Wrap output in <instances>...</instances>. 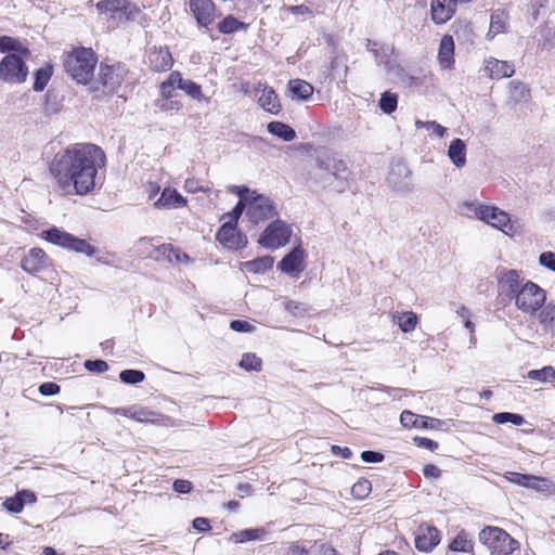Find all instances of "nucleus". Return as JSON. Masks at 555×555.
<instances>
[{"label":"nucleus","instance_id":"obj_4","mask_svg":"<svg viewBox=\"0 0 555 555\" xmlns=\"http://www.w3.org/2000/svg\"><path fill=\"white\" fill-rule=\"evenodd\" d=\"M39 236L42 240H44L53 245H56V246H60V247H63V248H66V249H69V250H73L76 253H80V254H83L89 257L93 256V254L95 253V248L91 244H89L86 240L78 238V237L74 236L73 234L65 232L64 230L56 228V227H52L48 230H43L39 234Z\"/></svg>","mask_w":555,"mask_h":555},{"label":"nucleus","instance_id":"obj_25","mask_svg":"<svg viewBox=\"0 0 555 555\" xmlns=\"http://www.w3.org/2000/svg\"><path fill=\"white\" fill-rule=\"evenodd\" d=\"M256 91L261 92L258 98V103L264 111L274 115L280 113L281 104L272 88L263 87L261 90L257 88Z\"/></svg>","mask_w":555,"mask_h":555},{"label":"nucleus","instance_id":"obj_57","mask_svg":"<svg viewBox=\"0 0 555 555\" xmlns=\"http://www.w3.org/2000/svg\"><path fill=\"white\" fill-rule=\"evenodd\" d=\"M230 327L235 331V332H241V333H248V332H251L254 330V326L246 322V321H242V320H234L230 323Z\"/></svg>","mask_w":555,"mask_h":555},{"label":"nucleus","instance_id":"obj_37","mask_svg":"<svg viewBox=\"0 0 555 555\" xmlns=\"http://www.w3.org/2000/svg\"><path fill=\"white\" fill-rule=\"evenodd\" d=\"M177 78H178V72L170 73L168 78L160 83L158 96L169 98V99H179L178 94L176 93V89H178Z\"/></svg>","mask_w":555,"mask_h":555},{"label":"nucleus","instance_id":"obj_42","mask_svg":"<svg viewBox=\"0 0 555 555\" xmlns=\"http://www.w3.org/2000/svg\"><path fill=\"white\" fill-rule=\"evenodd\" d=\"M528 378L537 379L541 383L553 382L555 380V369L551 365H547L540 370H531L528 372Z\"/></svg>","mask_w":555,"mask_h":555},{"label":"nucleus","instance_id":"obj_59","mask_svg":"<svg viewBox=\"0 0 555 555\" xmlns=\"http://www.w3.org/2000/svg\"><path fill=\"white\" fill-rule=\"evenodd\" d=\"M39 392L42 396H54L60 392V386L56 385L55 383H43L39 387Z\"/></svg>","mask_w":555,"mask_h":555},{"label":"nucleus","instance_id":"obj_22","mask_svg":"<svg viewBox=\"0 0 555 555\" xmlns=\"http://www.w3.org/2000/svg\"><path fill=\"white\" fill-rule=\"evenodd\" d=\"M455 0H431L430 11L436 24L447 23L455 12Z\"/></svg>","mask_w":555,"mask_h":555},{"label":"nucleus","instance_id":"obj_29","mask_svg":"<svg viewBox=\"0 0 555 555\" xmlns=\"http://www.w3.org/2000/svg\"><path fill=\"white\" fill-rule=\"evenodd\" d=\"M288 91L293 99L308 100L313 94V87L305 80L292 79L288 82Z\"/></svg>","mask_w":555,"mask_h":555},{"label":"nucleus","instance_id":"obj_36","mask_svg":"<svg viewBox=\"0 0 555 555\" xmlns=\"http://www.w3.org/2000/svg\"><path fill=\"white\" fill-rule=\"evenodd\" d=\"M449 548L453 552L470 553L474 548V541L468 538V534L464 530H461L451 541Z\"/></svg>","mask_w":555,"mask_h":555},{"label":"nucleus","instance_id":"obj_27","mask_svg":"<svg viewBox=\"0 0 555 555\" xmlns=\"http://www.w3.org/2000/svg\"><path fill=\"white\" fill-rule=\"evenodd\" d=\"M391 318L403 333L413 332L418 322L417 315L413 311L393 312Z\"/></svg>","mask_w":555,"mask_h":555},{"label":"nucleus","instance_id":"obj_3","mask_svg":"<svg viewBox=\"0 0 555 555\" xmlns=\"http://www.w3.org/2000/svg\"><path fill=\"white\" fill-rule=\"evenodd\" d=\"M98 63L95 53L90 48H77L64 60L66 73L78 83L87 85L93 77Z\"/></svg>","mask_w":555,"mask_h":555},{"label":"nucleus","instance_id":"obj_64","mask_svg":"<svg viewBox=\"0 0 555 555\" xmlns=\"http://www.w3.org/2000/svg\"><path fill=\"white\" fill-rule=\"evenodd\" d=\"M331 450L334 455H340L343 459H350L352 456V451L347 447L332 446Z\"/></svg>","mask_w":555,"mask_h":555},{"label":"nucleus","instance_id":"obj_20","mask_svg":"<svg viewBox=\"0 0 555 555\" xmlns=\"http://www.w3.org/2000/svg\"><path fill=\"white\" fill-rule=\"evenodd\" d=\"M485 70L491 79L499 80L512 77L515 73V66L512 62L490 56L485 60Z\"/></svg>","mask_w":555,"mask_h":555},{"label":"nucleus","instance_id":"obj_33","mask_svg":"<svg viewBox=\"0 0 555 555\" xmlns=\"http://www.w3.org/2000/svg\"><path fill=\"white\" fill-rule=\"evenodd\" d=\"M273 262L274 260L271 256H264L250 261L243 262L242 269L251 273H263L272 268Z\"/></svg>","mask_w":555,"mask_h":555},{"label":"nucleus","instance_id":"obj_58","mask_svg":"<svg viewBox=\"0 0 555 555\" xmlns=\"http://www.w3.org/2000/svg\"><path fill=\"white\" fill-rule=\"evenodd\" d=\"M183 188L188 193L208 192V189L199 185L195 179H186Z\"/></svg>","mask_w":555,"mask_h":555},{"label":"nucleus","instance_id":"obj_62","mask_svg":"<svg viewBox=\"0 0 555 555\" xmlns=\"http://www.w3.org/2000/svg\"><path fill=\"white\" fill-rule=\"evenodd\" d=\"M193 528L197 531L205 532L210 529V525L207 518L197 517L193 520Z\"/></svg>","mask_w":555,"mask_h":555},{"label":"nucleus","instance_id":"obj_6","mask_svg":"<svg viewBox=\"0 0 555 555\" xmlns=\"http://www.w3.org/2000/svg\"><path fill=\"white\" fill-rule=\"evenodd\" d=\"M279 211L275 202L264 194L253 191L249 199H247L246 216L248 220L258 224L269 219L278 217Z\"/></svg>","mask_w":555,"mask_h":555},{"label":"nucleus","instance_id":"obj_19","mask_svg":"<svg viewBox=\"0 0 555 555\" xmlns=\"http://www.w3.org/2000/svg\"><path fill=\"white\" fill-rule=\"evenodd\" d=\"M440 542V533L437 528L429 525H421L415 535V546L422 552H430Z\"/></svg>","mask_w":555,"mask_h":555},{"label":"nucleus","instance_id":"obj_41","mask_svg":"<svg viewBox=\"0 0 555 555\" xmlns=\"http://www.w3.org/2000/svg\"><path fill=\"white\" fill-rule=\"evenodd\" d=\"M247 25L245 23L231 15L223 18L218 25L219 31L222 34H232L245 29Z\"/></svg>","mask_w":555,"mask_h":555},{"label":"nucleus","instance_id":"obj_24","mask_svg":"<svg viewBox=\"0 0 555 555\" xmlns=\"http://www.w3.org/2000/svg\"><path fill=\"white\" fill-rule=\"evenodd\" d=\"M36 502V495L28 490L18 491L15 495L8 498L2 505L10 513H21L25 504Z\"/></svg>","mask_w":555,"mask_h":555},{"label":"nucleus","instance_id":"obj_28","mask_svg":"<svg viewBox=\"0 0 555 555\" xmlns=\"http://www.w3.org/2000/svg\"><path fill=\"white\" fill-rule=\"evenodd\" d=\"M266 531L261 528H250L233 532L229 540L233 543H245L248 541H263L266 538Z\"/></svg>","mask_w":555,"mask_h":555},{"label":"nucleus","instance_id":"obj_17","mask_svg":"<svg viewBox=\"0 0 555 555\" xmlns=\"http://www.w3.org/2000/svg\"><path fill=\"white\" fill-rule=\"evenodd\" d=\"M50 264V258L46 251L39 247H34L23 257L21 266L24 271L35 274Z\"/></svg>","mask_w":555,"mask_h":555},{"label":"nucleus","instance_id":"obj_1","mask_svg":"<svg viewBox=\"0 0 555 555\" xmlns=\"http://www.w3.org/2000/svg\"><path fill=\"white\" fill-rule=\"evenodd\" d=\"M105 162L106 157L101 147L91 143H78L56 153L50 171L65 193L86 195L94 190L98 170Z\"/></svg>","mask_w":555,"mask_h":555},{"label":"nucleus","instance_id":"obj_40","mask_svg":"<svg viewBox=\"0 0 555 555\" xmlns=\"http://www.w3.org/2000/svg\"><path fill=\"white\" fill-rule=\"evenodd\" d=\"M400 422L404 427L426 428L427 420L424 416H418L411 411H403L400 415Z\"/></svg>","mask_w":555,"mask_h":555},{"label":"nucleus","instance_id":"obj_13","mask_svg":"<svg viewBox=\"0 0 555 555\" xmlns=\"http://www.w3.org/2000/svg\"><path fill=\"white\" fill-rule=\"evenodd\" d=\"M524 285V278L516 270H504L500 273L498 281V289L501 296L508 299H515Z\"/></svg>","mask_w":555,"mask_h":555},{"label":"nucleus","instance_id":"obj_39","mask_svg":"<svg viewBox=\"0 0 555 555\" xmlns=\"http://www.w3.org/2000/svg\"><path fill=\"white\" fill-rule=\"evenodd\" d=\"M509 94L516 103L526 102L530 96V90L524 82L513 80L509 83Z\"/></svg>","mask_w":555,"mask_h":555},{"label":"nucleus","instance_id":"obj_63","mask_svg":"<svg viewBox=\"0 0 555 555\" xmlns=\"http://www.w3.org/2000/svg\"><path fill=\"white\" fill-rule=\"evenodd\" d=\"M440 473V469L434 464H427L423 468V474L427 478H438Z\"/></svg>","mask_w":555,"mask_h":555},{"label":"nucleus","instance_id":"obj_45","mask_svg":"<svg viewBox=\"0 0 555 555\" xmlns=\"http://www.w3.org/2000/svg\"><path fill=\"white\" fill-rule=\"evenodd\" d=\"M240 366L246 371H261L262 361L255 353H245L243 354Z\"/></svg>","mask_w":555,"mask_h":555},{"label":"nucleus","instance_id":"obj_46","mask_svg":"<svg viewBox=\"0 0 555 555\" xmlns=\"http://www.w3.org/2000/svg\"><path fill=\"white\" fill-rule=\"evenodd\" d=\"M486 205L479 204L474 201L463 202L460 206L461 214L468 218H476L479 220V211L485 208Z\"/></svg>","mask_w":555,"mask_h":555},{"label":"nucleus","instance_id":"obj_52","mask_svg":"<svg viewBox=\"0 0 555 555\" xmlns=\"http://www.w3.org/2000/svg\"><path fill=\"white\" fill-rule=\"evenodd\" d=\"M155 414L150 411V410H146V409H143V408H138V406H131V417L130 418H133L137 422H153L154 416Z\"/></svg>","mask_w":555,"mask_h":555},{"label":"nucleus","instance_id":"obj_11","mask_svg":"<svg viewBox=\"0 0 555 555\" xmlns=\"http://www.w3.org/2000/svg\"><path fill=\"white\" fill-rule=\"evenodd\" d=\"M216 238L223 247L232 250L244 248L247 244V237L232 221H225L220 227Z\"/></svg>","mask_w":555,"mask_h":555},{"label":"nucleus","instance_id":"obj_9","mask_svg":"<svg viewBox=\"0 0 555 555\" xmlns=\"http://www.w3.org/2000/svg\"><path fill=\"white\" fill-rule=\"evenodd\" d=\"M546 299L545 292L535 283L527 281L516 295L515 305L524 313L534 314Z\"/></svg>","mask_w":555,"mask_h":555},{"label":"nucleus","instance_id":"obj_56","mask_svg":"<svg viewBox=\"0 0 555 555\" xmlns=\"http://www.w3.org/2000/svg\"><path fill=\"white\" fill-rule=\"evenodd\" d=\"M528 475L529 474H520V473H516V472H507V473H505L504 478L507 481L512 482V483L525 487V483L527 481Z\"/></svg>","mask_w":555,"mask_h":555},{"label":"nucleus","instance_id":"obj_7","mask_svg":"<svg viewBox=\"0 0 555 555\" xmlns=\"http://www.w3.org/2000/svg\"><path fill=\"white\" fill-rule=\"evenodd\" d=\"M292 235V225L284 220L275 219L260 234L258 243L267 249L274 250L289 243Z\"/></svg>","mask_w":555,"mask_h":555},{"label":"nucleus","instance_id":"obj_31","mask_svg":"<svg viewBox=\"0 0 555 555\" xmlns=\"http://www.w3.org/2000/svg\"><path fill=\"white\" fill-rule=\"evenodd\" d=\"M175 248L169 244H163L153 247L152 251H142V257L150 258L155 261L173 262Z\"/></svg>","mask_w":555,"mask_h":555},{"label":"nucleus","instance_id":"obj_35","mask_svg":"<svg viewBox=\"0 0 555 555\" xmlns=\"http://www.w3.org/2000/svg\"><path fill=\"white\" fill-rule=\"evenodd\" d=\"M53 75V66L50 64L44 65L43 67L37 69L34 73V86L33 89L36 92H41L47 87Z\"/></svg>","mask_w":555,"mask_h":555},{"label":"nucleus","instance_id":"obj_12","mask_svg":"<svg viewBox=\"0 0 555 555\" xmlns=\"http://www.w3.org/2000/svg\"><path fill=\"white\" fill-rule=\"evenodd\" d=\"M306 258L307 253L300 245H297L282 258L278 263V268L291 276L298 278L306 268Z\"/></svg>","mask_w":555,"mask_h":555},{"label":"nucleus","instance_id":"obj_14","mask_svg":"<svg viewBox=\"0 0 555 555\" xmlns=\"http://www.w3.org/2000/svg\"><path fill=\"white\" fill-rule=\"evenodd\" d=\"M388 182L396 191L410 192L413 189L411 169L403 163L395 164L390 169Z\"/></svg>","mask_w":555,"mask_h":555},{"label":"nucleus","instance_id":"obj_38","mask_svg":"<svg viewBox=\"0 0 555 555\" xmlns=\"http://www.w3.org/2000/svg\"><path fill=\"white\" fill-rule=\"evenodd\" d=\"M525 488L535 490L537 492H550L553 488V483L547 478L528 475Z\"/></svg>","mask_w":555,"mask_h":555},{"label":"nucleus","instance_id":"obj_16","mask_svg":"<svg viewBox=\"0 0 555 555\" xmlns=\"http://www.w3.org/2000/svg\"><path fill=\"white\" fill-rule=\"evenodd\" d=\"M125 78L124 69L119 66L101 65L99 80L104 88V92L113 93L122 83Z\"/></svg>","mask_w":555,"mask_h":555},{"label":"nucleus","instance_id":"obj_34","mask_svg":"<svg viewBox=\"0 0 555 555\" xmlns=\"http://www.w3.org/2000/svg\"><path fill=\"white\" fill-rule=\"evenodd\" d=\"M178 89L182 90L190 98L202 101L204 99L202 88L199 85L190 79H183L181 74L178 72Z\"/></svg>","mask_w":555,"mask_h":555},{"label":"nucleus","instance_id":"obj_18","mask_svg":"<svg viewBox=\"0 0 555 555\" xmlns=\"http://www.w3.org/2000/svg\"><path fill=\"white\" fill-rule=\"evenodd\" d=\"M149 65L154 72H167L173 65V57L167 47H153L147 53Z\"/></svg>","mask_w":555,"mask_h":555},{"label":"nucleus","instance_id":"obj_48","mask_svg":"<svg viewBox=\"0 0 555 555\" xmlns=\"http://www.w3.org/2000/svg\"><path fill=\"white\" fill-rule=\"evenodd\" d=\"M119 378L125 384L135 385L144 380L145 375L139 370H124L119 374Z\"/></svg>","mask_w":555,"mask_h":555},{"label":"nucleus","instance_id":"obj_21","mask_svg":"<svg viewBox=\"0 0 555 555\" xmlns=\"http://www.w3.org/2000/svg\"><path fill=\"white\" fill-rule=\"evenodd\" d=\"M186 204L188 199L176 189L165 188L154 206L157 209H177L186 206Z\"/></svg>","mask_w":555,"mask_h":555},{"label":"nucleus","instance_id":"obj_55","mask_svg":"<svg viewBox=\"0 0 555 555\" xmlns=\"http://www.w3.org/2000/svg\"><path fill=\"white\" fill-rule=\"evenodd\" d=\"M539 263L555 272V253L544 251L539 257Z\"/></svg>","mask_w":555,"mask_h":555},{"label":"nucleus","instance_id":"obj_47","mask_svg":"<svg viewBox=\"0 0 555 555\" xmlns=\"http://www.w3.org/2000/svg\"><path fill=\"white\" fill-rule=\"evenodd\" d=\"M283 306L284 309L294 317H301L309 311L308 305L293 299H286Z\"/></svg>","mask_w":555,"mask_h":555},{"label":"nucleus","instance_id":"obj_53","mask_svg":"<svg viewBox=\"0 0 555 555\" xmlns=\"http://www.w3.org/2000/svg\"><path fill=\"white\" fill-rule=\"evenodd\" d=\"M244 210L247 211V199L242 196V201H238V203L235 205L232 211L223 216V219L229 217V221H232L234 224H236L237 220L240 219Z\"/></svg>","mask_w":555,"mask_h":555},{"label":"nucleus","instance_id":"obj_61","mask_svg":"<svg viewBox=\"0 0 555 555\" xmlns=\"http://www.w3.org/2000/svg\"><path fill=\"white\" fill-rule=\"evenodd\" d=\"M173 490L178 493L186 494L192 490V483L189 480L177 479L173 485Z\"/></svg>","mask_w":555,"mask_h":555},{"label":"nucleus","instance_id":"obj_2","mask_svg":"<svg viewBox=\"0 0 555 555\" xmlns=\"http://www.w3.org/2000/svg\"><path fill=\"white\" fill-rule=\"evenodd\" d=\"M2 80L10 83H22L28 76L26 60L30 51L21 41L12 37L2 36Z\"/></svg>","mask_w":555,"mask_h":555},{"label":"nucleus","instance_id":"obj_60","mask_svg":"<svg viewBox=\"0 0 555 555\" xmlns=\"http://www.w3.org/2000/svg\"><path fill=\"white\" fill-rule=\"evenodd\" d=\"M361 459L366 463H379L384 460V455L375 451H363L361 453Z\"/></svg>","mask_w":555,"mask_h":555},{"label":"nucleus","instance_id":"obj_32","mask_svg":"<svg viewBox=\"0 0 555 555\" xmlns=\"http://www.w3.org/2000/svg\"><path fill=\"white\" fill-rule=\"evenodd\" d=\"M267 129L271 134L286 142H291L296 138L295 130L282 121H271L268 124Z\"/></svg>","mask_w":555,"mask_h":555},{"label":"nucleus","instance_id":"obj_5","mask_svg":"<svg viewBox=\"0 0 555 555\" xmlns=\"http://www.w3.org/2000/svg\"><path fill=\"white\" fill-rule=\"evenodd\" d=\"M479 541L494 555H508L518 547V542L499 527L483 528Z\"/></svg>","mask_w":555,"mask_h":555},{"label":"nucleus","instance_id":"obj_51","mask_svg":"<svg viewBox=\"0 0 555 555\" xmlns=\"http://www.w3.org/2000/svg\"><path fill=\"white\" fill-rule=\"evenodd\" d=\"M371 491V482L366 479L359 480L351 488V493L354 498L364 499Z\"/></svg>","mask_w":555,"mask_h":555},{"label":"nucleus","instance_id":"obj_43","mask_svg":"<svg viewBox=\"0 0 555 555\" xmlns=\"http://www.w3.org/2000/svg\"><path fill=\"white\" fill-rule=\"evenodd\" d=\"M155 107L160 112H178L183 107V104L180 99L158 96L155 100Z\"/></svg>","mask_w":555,"mask_h":555},{"label":"nucleus","instance_id":"obj_26","mask_svg":"<svg viewBox=\"0 0 555 555\" xmlns=\"http://www.w3.org/2000/svg\"><path fill=\"white\" fill-rule=\"evenodd\" d=\"M448 156L455 167H464L466 164V145L464 141L461 139H454L450 143Z\"/></svg>","mask_w":555,"mask_h":555},{"label":"nucleus","instance_id":"obj_10","mask_svg":"<svg viewBox=\"0 0 555 555\" xmlns=\"http://www.w3.org/2000/svg\"><path fill=\"white\" fill-rule=\"evenodd\" d=\"M479 220L502 231L506 235L513 236L517 233V228L511 219V216L496 206L486 205L479 211Z\"/></svg>","mask_w":555,"mask_h":555},{"label":"nucleus","instance_id":"obj_54","mask_svg":"<svg viewBox=\"0 0 555 555\" xmlns=\"http://www.w3.org/2000/svg\"><path fill=\"white\" fill-rule=\"evenodd\" d=\"M85 367L95 373H104L108 370L107 363L103 360H88L85 362Z\"/></svg>","mask_w":555,"mask_h":555},{"label":"nucleus","instance_id":"obj_30","mask_svg":"<svg viewBox=\"0 0 555 555\" xmlns=\"http://www.w3.org/2000/svg\"><path fill=\"white\" fill-rule=\"evenodd\" d=\"M508 24V15L503 10H496L491 14L490 28L488 37L493 38L494 36L502 34L506 30Z\"/></svg>","mask_w":555,"mask_h":555},{"label":"nucleus","instance_id":"obj_23","mask_svg":"<svg viewBox=\"0 0 555 555\" xmlns=\"http://www.w3.org/2000/svg\"><path fill=\"white\" fill-rule=\"evenodd\" d=\"M438 62L442 69L451 70L454 66V40L451 36H443L440 40Z\"/></svg>","mask_w":555,"mask_h":555},{"label":"nucleus","instance_id":"obj_8","mask_svg":"<svg viewBox=\"0 0 555 555\" xmlns=\"http://www.w3.org/2000/svg\"><path fill=\"white\" fill-rule=\"evenodd\" d=\"M101 14L106 15L107 20H112L116 24L134 21L140 10L135 4L127 0H107L96 4Z\"/></svg>","mask_w":555,"mask_h":555},{"label":"nucleus","instance_id":"obj_50","mask_svg":"<svg viewBox=\"0 0 555 555\" xmlns=\"http://www.w3.org/2000/svg\"><path fill=\"white\" fill-rule=\"evenodd\" d=\"M539 321L545 327L552 326L555 323V306L546 305L539 314Z\"/></svg>","mask_w":555,"mask_h":555},{"label":"nucleus","instance_id":"obj_15","mask_svg":"<svg viewBox=\"0 0 555 555\" xmlns=\"http://www.w3.org/2000/svg\"><path fill=\"white\" fill-rule=\"evenodd\" d=\"M190 10L196 22L204 27L209 26L216 18L217 12L212 0H189Z\"/></svg>","mask_w":555,"mask_h":555},{"label":"nucleus","instance_id":"obj_49","mask_svg":"<svg viewBox=\"0 0 555 555\" xmlns=\"http://www.w3.org/2000/svg\"><path fill=\"white\" fill-rule=\"evenodd\" d=\"M415 127L417 129L425 128L438 138H442L447 133V128L434 120H430V121L416 120Z\"/></svg>","mask_w":555,"mask_h":555},{"label":"nucleus","instance_id":"obj_44","mask_svg":"<svg viewBox=\"0 0 555 555\" xmlns=\"http://www.w3.org/2000/svg\"><path fill=\"white\" fill-rule=\"evenodd\" d=\"M398 95L396 93L386 91L382 93L379 99V107L385 114H391L397 109Z\"/></svg>","mask_w":555,"mask_h":555}]
</instances>
